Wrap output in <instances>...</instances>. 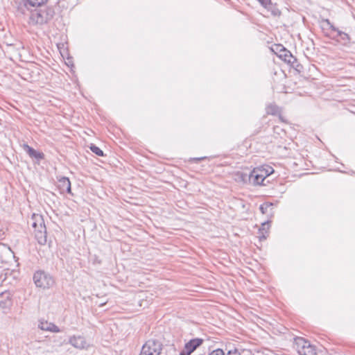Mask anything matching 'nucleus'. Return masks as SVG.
I'll return each mask as SVG.
<instances>
[{
    "label": "nucleus",
    "mask_w": 355,
    "mask_h": 355,
    "mask_svg": "<svg viewBox=\"0 0 355 355\" xmlns=\"http://www.w3.org/2000/svg\"><path fill=\"white\" fill-rule=\"evenodd\" d=\"M279 119H280L281 120H282V116H281V115H279Z\"/></svg>",
    "instance_id": "nucleus-30"
},
{
    "label": "nucleus",
    "mask_w": 355,
    "mask_h": 355,
    "mask_svg": "<svg viewBox=\"0 0 355 355\" xmlns=\"http://www.w3.org/2000/svg\"><path fill=\"white\" fill-rule=\"evenodd\" d=\"M295 348L299 355H317L315 347L301 337L295 339Z\"/></svg>",
    "instance_id": "nucleus-2"
},
{
    "label": "nucleus",
    "mask_w": 355,
    "mask_h": 355,
    "mask_svg": "<svg viewBox=\"0 0 355 355\" xmlns=\"http://www.w3.org/2000/svg\"><path fill=\"white\" fill-rule=\"evenodd\" d=\"M58 187L62 191L71 193V182L68 178L62 177L58 180Z\"/></svg>",
    "instance_id": "nucleus-14"
},
{
    "label": "nucleus",
    "mask_w": 355,
    "mask_h": 355,
    "mask_svg": "<svg viewBox=\"0 0 355 355\" xmlns=\"http://www.w3.org/2000/svg\"><path fill=\"white\" fill-rule=\"evenodd\" d=\"M260 209H261V211H262V213H264V211H263V206H261V207H260Z\"/></svg>",
    "instance_id": "nucleus-29"
},
{
    "label": "nucleus",
    "mask_w": 355,
    "mask_h": 355,
    "mask_svg": "<svg viewBox=\"0 0 355 355\" xmlns=\"http://www.w3.org/2000/svg\"><path fill=\"white\" fill-rule=\"evenodd\" d=\"M23 149L31 158H35L37 160H41L44 158V154L43 153L35 150L26 144L23 145Z\"/></svg>",
    "instance_id": "nucleus-11"
},
{
    "label": "nucleus",
    "mask_w": 355,
    "mask_h": 355,
    "mask_svg": "<svg viewBox=\"0 0 355 355\" xmlns=\"http://www.w3.org/2000/svg\"><path fill=\"white\" fill-rule=\"evenodd\" d=\"M324 34L325 36L331 38V39H336V35L334 34V32L331 31H323Z\"/></svg>",
    "instance_id": "nucleus-23"
},
{
    "label": "nucleus",
    "mask_w": 355,
    "mask_h": 355,
    "mask_svg": "<svg viewBox=\"0 0 355 355\" xmlns=\"http://www.w3.org/2000/svg\"><path fill=\"white\" fill-rule=\"evenodd\" d=\"M270 227L269 222H264L261 224V228L259 230V238L261 240L266 239L268 234V230Z\"/></svg>",
    "instance_id": "nucleus-15"
},
{
    "label": "nucleus",
    "mask_w": 355,
    "mask_h": 355,
    "mask_svg": "<svg viewBox=\"0 0 355 355\" xmlns=\"http://www.w3.org/2000/svg\"><path fill=\"white\" fill-rule=\"evenodd\" d=\"M89 148L92 153H94L98 156L102 157L104 155L103 150L98 146H95L94 144H91Z\"/></svg>",
    "instance_id": "nucleus-20"
},
{
    "label": "nucleus",
    "mask_w": 355,
    "mask_h": 355,
    "mask_svg": "<svg viewBox=\"0 0 355 355\" xmlns=\"http://www.w3.org/2000/svg\"><path fill=\"white\" fill-rule=\"evenodd\" d=\"M324 34L325 36L331 38V39H336V35L334 34V32L331 31H323Z\"/></svg>",
    "instance_id": "nucleus-22"
},
{
    "label": "nucleus",
    "mask_w": 355,
    "mask_h": 355,
    "mask_svg": "<svg viewBox=\"0 0 355 355\" xmlns=\"http://www.w3.org/2000/svg\"><path fill=\"white\" fill-rule=\"evenodd\" d=\"M321 28L323 31H331L334 33H338V31H339L337 28H336L328 19H323L321 21Z\"/></svg>",
    "instance_id": "nucleus-16"
},
{
    "label": "nucleus",
    "mask_w": 355,
    "mask_h": 355,
    "mask_svg": "<svg viewBox=\"0 0 355 355\" xmlns=\"http://www.w3.org/2000/svg\"><path fill=\"white\" fill-rule=\"evenodd\" d=\"M12 305V295L8 291L0 293V308L3 310H9Z\"/></svg>",
    "instance_id": "nucleus-6"
},
{
    "label": "nucleus",
    "mask_w": 355,
    "mask_h": 355,
    "mask_svg": "<svg viewBox=\"0 0 355 355\" xmlns=\"http://www.w3.org/2000/svg\"><path fill=\"white\" fill-rule=\"evenodd\" d=\"M69 343L75 348L83 349L87 347L85 338L81 336H73L69 338Z\"/></svg>",
    "instance_id": "nucleus-10"
},
{
    "label": "nucleus",
    "mask_w": 355,
    "mask_h": 355,
    "mask_svg": "<svg viewBox=\"0 0 355 355\" xmlns=\"http://www.w3.org/2000/svg\"><path fill=\"white\" fill-rule=\"evenodd\" d=\"M267 114L276 115L279 114V107L275 104H269L266 108Z\"/></svg>",
    "instance_id": "nucleus-19"
},
{
    "label": "nucleus",
    "mask_w": 355,
    "mask_h": 355,
    "mask_svg": "<svg viewBox=\"0 0 355 355\" xmlns=\"http://www.w3.org/2000/svg\"><path fill=\"white\" fill-rule=\"evenodd\" d=\"M208 355H225V353H224L223 349H216L215 350H213Z\"/></svg>",
    "instance_id": "nucleus-24"
},
{
    "label": "nucleus",
    "mask_w": 355,
    "mask_h": 355,
    "mask_svg": "<svg viewBox=\"0 0 355 355\" xmlns=\"http://www.w3.org/2000/svg\"><path fill=\"white\" fill-rule=\"evenodd\" d=\"M227 355H240V353L237 349L230 350L227 353Z\"/></svg>",
    "instance_id": "nucleus-27"
},
{
    "label": "nucleus",
    "mask_w": 355,
    "mask_h": 355,
    "mask_svg": "<svg viewBox=\"0 0 355 355\" xmlns=\"http://www.w3.org/2000/svg\"><path fill=\"white\" fill-rule=\"evenodd\" d=\"M279 49V57L288 64H293L296 62V58L289 51L286 49L282 45H279L277 48Z\"/></svg>",
    "instance_id": "nucleus-8"
},
{
    "label": "nucleus",
    "mask_w": 355,
    "mask_h": 355,
    "mask_svg": "<svg viewBox=\"0 0 355 355\" xmlns=\"http://www.w3.org/2000/svg\"><path fill=\"white\" fill-rule=\"evenodd\" d=\"M26 2L31 6H40L45 3L47 0H26Z\"/></svg>",
    "instance_id": "nucleus-21"
},
{
    "label": "nucleus",
    "mask_w": 355,
    "mask_h": 355,
    "mask_svg": "<svg viewBox=\"0 0 355 355\" xmlns=\"http://www.w3.org/2000/svg\"><path fill=\"white\" fill-rule=\"evenodd\" d=\"M31 226L34 229V230L41 229L42 230L43 227H45L44 218L42 215L40 214H33L31 219Z\"/></svg>",
    "instance_id": "nucleus-12"
},
{
    "label": "nucleus",
    "mask_w": 355,
    "mask_h": 355,
    "mask_svg": "<svg viewBox=\"0 0 355 355\" xmlns=\"http://www.w3.org/2000/svg\"><path fill=\"white\" fill-rule=\"evenodd\" d=\"M264 8L267 9L269 12H270L271 15L277 17L281 15V11L277 7L275 4H273L272 1L269 3V5L265 6Z\"/></svg>",
    "instance_id": "nucleus-17"
},
{
    "label": "nucleus",
    "mask_w": 355,
    "mask_h": 355,
    "mask_svg": "<svg viewBox=\"0 0 355 355\" xmlns=\"http://www.w3.org/2000/svg\"><path fill=\"white\" fill-rule=\"evenodd\" d=\"M336 38L340 37V41L345 45L349 43L350 37L347 33L345 32L338 31V33L336 34Z\"/></svg>",
    "instance_id": "nucleus-18"
},
{
    "label": "nucleus",
    "mask_w": 355,
    "mask_h": 355,
    "mask_svg": "<svg viewBox=\"0 0 355 355\" xmlns=\"http://www.w3.org/2000/svg\"><path fill=\"white\" fill-rule=\"evenodd\" d=\"M266 173L263 172L261 168H254L250 175V181L254 184L264 185L263 181L268 177Z\"/></svg>",
    "instance_id": "nucleus-5"
},
{
    "label": "nucleus",
    "mask_w": 355,
    "mask_h": 355,
    "mask_svg": "<svg viewBox=\"0 0 355 355\" xmlns=\"http://www.w3.org/2000/svg\"><path fill=\"white\" fill-rule=\"evenodd\" d=\"M261 168L262 170H263V172H267L266 173H268V176H269L270 174H272L274 171L273 168L268 166H266L265 167H261Z\"/></svg>",
    "instance_id": "nucleus-25"
},
{
    "label": "nucleus",
    "mask_w": 355,
    "mask_h": 355,
    "mask_svg": "<svg viewBox=\"0 0 355 355\" xmlns=\"http://www.w3.org/2000/svg\"><path fill=\"white\" fill-rule=\"evenodd\" d=\"M54 12L51 8H37L33 10L29 18V23L42 25L53 18Z\"/></svg>",
    "instance_id": "nucleus-1"
},
{
    "label": "nucleus",
    "mask_w": 355,
    "mask_h": 355,
    "mask_svg": "<svg viewBox=\"0 0 355 355\" xmlns=\"http://www.w3.org/2000/svg\"><path fill=\"white\" fill-rule=\"evenodd\" d=\"M203 343L202 338H193L187 342L184 345L183 352H181V355H189L193 351H195L198 347H200Z\"/></svg>",
    "instance_id": "nucleus-7"
},
{
    "label": "nucleus",
    "mask_w": 355,
    "mask_h": 355,
    "mask_svg": "<svg viewBox=\"0 0 355 355\" xmlns=\"http://www.w3.org/2000/svg\"><path fill=\"white\" fill-rule=\"evenodd\" d=\"M162 350V345L159 341L148 340L143 345L139 355H159Z\"/></svg>",
    "instance_id": "nucleus-4"
},
{
    "label": "nucleus",
    "mask_w": 355,
    "mask_h": 355,
    "mask_svg": "<svg viewBox=\"0 0 355 355\" xmlns=\"http://www.w3.org/2000/svg\"><path fill=\"white\" fill-rule=\"evenodd\" d=\"M205 157H198V158H194L195 160H197V161H200V160H202L203 159H205Z\"/></svg>",
    "instance_id": "nucleus-28"
},
{
    "label": "nucleus",
    "mask_w": 355,
    "mask_h": 355,
    "mask_svg": "<svg viewBox=\"0 0 355 355\" xmlns=\"http://www.w3.org/2000/svg\"><path fill=\"white\" fill-rule=\"evenodd\" d=\"M262 6H268L269 5V3L270 2V0H257Z\"/></svg>",
    "instance_id": "nucleus-26"
},
{
    "label": "nucleus",
    "mask_w": 355,
    "mask_h": 355,
    "mask_svg": "<svg viewBox=\"0 0 355 355\" xmlns=\"http://www.w3.org/2000/svg\"><path fill=\"white\" fill-rule=\"evenodd\" d=\"M35 238L40 245H45L46 243V226L41 229L33 230Z\"/></svg>",
    "instance_id": "nucleus-13"
},
{
    "label": "nucleus",
    "mask_w": 355,
    "mask_h": 355,
    "mask_svg": "<svg viewBox=\"0 0 355 355\" xmlns=\"http://www.w3.org/2000/svg\"><path fill=\"white\" fill-rule=\"evenodd\" d=\"M38 328L42 331H46L53 333L60 332V328L53 322L44 320H39Z\"/></svg>",
    "instance_id": "nucleus-9"
},
{
    "label": "nucleus",
    "mask_w": 355,
    "mask_h": 355,
    "mask_svg": "<svg viewBox=\"0 0 355 355\" xmlns=\"http://www.w3.org/2000/svg\"><path fill=\"white\" fill-rule=\"evenodd\" d=\"M33 281L37 287L49 288L54 284L53 277L44 271H37L33 275Z\"/></svg>",
    "instance_id": "nucleus-3"
}]
</instances>
